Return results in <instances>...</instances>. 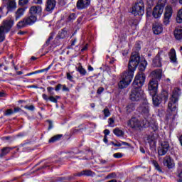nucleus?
Instances as JSON below:
<instances>
[{
	"mask_svg": "<svg viewBox=\"0 0 182 182\" xmlns=\"http://www.w3.org/2000/svg\"><path fill=\"white\" fill-rule=\"evenodd\" d=\"M62 134H58L53 136L51 139H49V143H55V141H58L62 137Z\"/></svg>",
	"mask_w": 182,
	"mask_h": 182,
	"instance_id": "obj_33",
	"label": "nucleus"
},
{
	"mask_svg": "<svg viewBox=\"0 0 182 182\" xmlns=\"http://www.w3.org/2000/svg\"><path fill=\"white\" fill-rule=\"evenodd\" d=\"M113 157H114L115 159H122V157H123V154L122 153H116L113 154Z\"/></svg>",
	"mask_w": 182,
	"mask_h": 182,
	"instance_id": "obj_42",
	"label": "nucleus"
},
{
	"mask_svg": "<svg viewBox=\"0 0 182 182\" xmlns=\"http://www.w3.org/2000/svg\"><path fill=\"white\" fill-rule=\"evenodd\" d=\"M167 0H159L156 6L154 8L152 15L156 19L160 18L163 15L164 11V6Z\"/></svg>",
	"mask_w": 182,
	"mask_h": 182,
	"instance_id": "obj_4",
	"label": "nucleus"
},
{
	"mask_svg": "<svg viewBox=\"0 0 182 182\" xmlns=\"http://www.w3.org/2000/svg\"><path fill=\"white\" fill-rule=\"evenodd\" d=\"M158 96L159 97V99L161 100V102H164V103L168 100V92L166 90L161 91V92L159 93Z\"/></svg>",
	"mask_w": 182,
	"mask_h": 182,
	"instance_id": "obj_22",
	"label": "nucleus"
},
{
	"mask_svg": "<svg viewBox=\"0 0 182 182\" xmlns=\"http://www.w3.org/2000/svg\"><path fill=\"white\" fill-rule=\"evenodd\" d=\"M77 70L82 76H85L86 75V73H87V71H86V69H85L83 66H82L81 63L78 64V68H77Z\"/></svg>",
	"mask_w": 182,
	"mask_h": 182,
	"instance_id": "obj_26",
	"label": "nucleus"
},
{
	"mask_svg": "<svg viewBox=\"0 0 182 182\" xmlns=\"http://www.w3.org/2000/svg\"><path fill=\"white\" fill-rule=\"evenodd\" d=\"M56 7L55 0H48L46 4V11L47 12H52Z\"/></svg>",
	"mask_w": 182,
	"mask_h": 182,
	"instance_id": "obj_16",
	"label": "nucleus"
},
{
	"mask_svg": "<svg viewBox=\"0 0 182 182\" xmlns=\"http://www.w3.org/2000/svg\"><path fill=\"white\" fill-rule=\"evenodd\" d=\"M41 14H42V6H32L29 9V15L38 16V15H41Z\"/></svg>",
	"mask_w": 182,
	"mask_h": 182,
	"instance_id": "obj_14",
	"label": "nucleus"
},
{
	"mask_svg": "<svg viewBox=\"0 0 182 182\" xmlns=\"http://www.w3.org/2000/svg\"><path fill=\"white\" fill-rule=\"evenodd\" d=\"M159 87V81L157 80L152 79L148 84V90L150 95H157V89Z\"/></svg>",
	"mask_w": 182,
	"mask_h": 182,
	"instance_id": "obj_10",
	"label": "nucleus"
},
{
	"mask_svg": "<svg viewBox=\"0 0 182 182\" xmlns=\"http://www.w3.org/2000/svg\"><path fill=\"white\" fill-rule=\"evenodd\" d=\"M174 36L176 39L178 41H181L182 39V27L181 26H178L175 28L174 31Z\"/></svg>",
	"mask_w": 182,
	"mask_h": 182,
	"instance_id": "obj_20",
	"label": "nucleus"
},
{
	"mask_svg": "<svg viewBox=\"0 0 182 182\" xmlns=\"http://www.w3.org/2000/svg\"><path fill=\"white\" fill-rule=\"evenodd\" d=\"M58 4L60 6H65V5H66V1L65 0H58Z\"/></svg>",
	"mask_w": 182,
	"mask_h": 182,
	"instance_id": "obj_49",
	"label": "nucleus"
},
{
	"mask_svg": "<svg viewBox=\"0 0 182 182\" xmlns=\"http://www.w3.org/2000/svg\"><path fill=\"white\" fill-rule=\"evenodd\" d=\"M25 11H26V9H25L23 8L18 9V10L16 12V21H18V19H19L21 16H23V15L25 14Z\"/></svg>",
	"mask_w": 182,
	"mask_h": 182,
	"instance_id": "obj_25",
	"label": "nucleus"
},
{
	"mask_svg": "<svg viewBox=\"0 0 182 182\" xmlns=\"http://www.w3.org/2000/svg\"><path fill=\"white\" fill-rule=\"evenodd\" d=\"M139 112L144 114V116H149L150 111L149 110V104L145 103L142 104L139 108Z\"/></svg>",
	"mask_w": 182,
	"mask_h": 182,
	"instance_id": "obj_19",
	"label": "nucleus"
},
{
	"mask_svg": "<svg viewBox=\"0 0 182 182\" xmlns=\"http://www.w3.org/2000/svg\"><path fill=\"white\" fill-rule=\"evenodd\" d=\"M147 140L150 146H151L152 147L156 146V141H154V137L151 136H148Z\"/></svg>",
	"mask_w": 182,
	"mask_h": 182,
	"instance_id": "obj_31",
	"label": "nucleus"
},
{
	"mask_svg": "<svg viewBox=\"0 0 182 182\" xmlns=\"http://www.w3.org/2000/svg\"><path fill=\"white\" fill-rule=\"evenodd\" d=\"M104 134H105V136H109V134H110V131L109 129H105Z\"/></svg>",
	"mask_w": 182,
	"mask_h": 182,
	"instance_id": "obj_57",
	"label": "nucleus"
},
{
	"mask_svg": "<svg viewBox=\"0 0 182 182\" xmlns=\"http://www.w3.org/2000/svg\"><path fill=\"white\" fill-rule=\"evenodd\" d=\"M36 73H39V71H35V72L31 73L28 74L27 76H31V75H36Z\"/></svg>",
	"mask_w": 182,
	"mask_h": 182,
	"instance_id": "obj_63",
	"label": "nucleus"
},
{
	"mask_svg": "<svg viewBox=\"0 0 182 182\" xmlns=\"http://www.w3.org/2000/svg\"><path fill=\"white\" fill-rule=\"evenodd\" d=\"M144 97V92L141 88H133L129 96L132 102H139Z\"/></svg>",
	"mask_w": 182,
	"mask_h": 182,
	"instance_id": "obj_5",
	"label": "nucleus"
},
{
	"mask_svg": "<svg viewBox=\"0 0 182 182\" xmlns=\"http://www.w3.org/2000/svg\"><path fill=\"white\" fill-rule=\"evenodd\" d=\"M26 25H33L36 21H38V16L30 14L24 18Z\"/></svg>",
	"mask_w": 182,
	"mask_h": 182,
	"instance_id": "obj_18",
	"label": "nucleus"
},
{
	"mask_svg": "<svg viewBox=\"0 0 182 182\" xmlns=\"http://www.w3.org/2000/svg\"><path fill=\"white\" fill-rule=\"evenodd\" d=\"M14 21L12 18H8L3 22V26H0V42L5 41V33H8L11 28L14 26Z\"/></svg>",
	"mask_w": 182,
	"mask_h": 182,
	"instance_id": "obj_3",
	"label": "nucleus"
},
{
	"mask_svg": "<svg viewBox=\"0 0 182 182\" xmlns=\"http://www.w3.org/2000/svg\"><path fill=\"white\" fill-rule=\"evenodd\" d=\"M168 149H170V145L168 141H162L161 144V147L158 149V154L159 156H164L167 154V151H168Z\"/></svg>",
	"mask_w": 182,
	"mask_h": 182,
	"instance_id": "obj_12",
	"label": "nucleus"
},
{
	"mask_svg": "<svg viewBox=\"0 0 182 182\" xmlns=\"http://www.w3.org/2000/svg\"><path fill=\"white\" fill-rule=\"evenodd\" d=\"M69 36L68 35V31L65 30H63L58 33V37L59 39H65V38H68Z\"/></svg>",
	"mask_w": 182,
	"mask_h": 182,
	"instance_id": "obj_28",
	"label": "nucleus"
},
{
	"mask_svg": "<svg viewBox=\"0 0 182 182\" xmlns=\"http://www.w3.org/2000/svg\"><path fill=\"white\" fill-rule=\"evenodd\" d=\"M151 76L154 80H160L161 79V76H163V70L157 69L151 73Z\"/></svg>",
	"mask_w": 182,
	"mask_h": 182,
	"instance_id": "obj_15",
	"label": "nucleus"
},
{
	"mask_svg": "<svg viewBox=\"0 0 182 182\" xmlns=\"http://www.w3.org/2000/svg\"><path fill=\"white\" fill-rule=\"evenodd\" d=\"M92 171H82L79 176H91Z\"/></svg>",
	"mask_w": 182,
	"mask_h": 182,
	"instance_id": "obj_38",
	"label": "nucleus"
},
{
	"mask_svg": "<svg viewBox=\"0 0 182 182\" xmlns=\"http://www.w3.org/2000/svg\"><path fill=\"white\" fill-rule=\"evenodd\" d=\"M62 87H63V92H69V88L68 87H66V85H62Z\"/></svg>",
	"mask_w": 182,
	"mask_h": 182,
	"instance_id": "obj_54",
	"label": "nucleus"
},
{
	"mask_svg": "<svg viewBox=\"0 0 182 182\" xmlns=\"http://www.w3.org/2000/svg\"><path fill=\"white\" fill-rule=\"evenodd\" d=\"M111 144L114 146V147H122V144L120 142L114 143V142L112 141Z\"/></svg>",
	"mask_w": 182,
	"mask_h": 182,
	"instance_id": "obj_47",
	"label": "nucleus"
},
{
	"mask_svg": "<svg viewBox=\"0 0 182 182\" xmlns=\"http://www.w3.org/2000/svg\"><path fill=\"white\" fill-rule=\"evenodd\" d=\"M176 22L178 23H182V9H181L177 14L176 16Z\"/></svg>",
	"mask_w": 182,
	"mask_h": 182,
	"instance_id": "obj_32",
	"label": "nucleus"
},
{
	"mask_svg": "<svg viewBox=\"0 0 182 182\" xmlns=\"http://www.w3.org/2000/svg\"><path fill=\"white\" fill-rule=\"evenodd\" d=\"M113 133H114V134H115V136H117L118 137H122V136H124V132L119 128L114 129L113 130Z\"/></svg>",
	"mask_w": 182,
	"mask_h": 182,
	"instance_id": "obj_27",
	"label": "nucleus"
},
{
	"mask_svg": "<svg viewBox=\"0 0 182 182\" xmlns=\"http://www.w3.org/2000/svg\"><path fill=\"white\" fill-rule=\"evenodd\" d=\"M134 104H130L127 107V113L130 114L132 112L134 111Z\"/></svg>",
	"mask_w": 182,
	"mask_h": 182,
	"instance_id": "obj_34",
	"label": "nucleus"
},
{
	"mask_svg": "<svg viewBox=\"0 0 182 182\" xmlns=\"http://www.w3.org/2000/svg\"><path fill=\"white\" fill-rule=\"evenodd\" d=\"M18 112H21V108L19 107L14 108V113H18Z\"/></svg>",
	"mask_w": 182,
	"mask_h": 182,
	"instance_id": "obj_61",
	"label": "nucleus"
},
{
	"mask_svg": "<svg viewBox=\"0 0 182 182\" xmlns=\"http://www.w3.org/2000/svg\"><path fill=\"white\" fill-rule=\"evenodd\" d=\"M75 19H76V14L75 13L70 14L68 16V21L70 22H73V21H75Z\"/></svg>",
	"mask_w": 182,
	"mask_h": 182,
	"instance_id": "obj_36",
	"label": "nucleus"
},
{
	"mask_svg": "<svg viewBox=\"0 0 182 182\" xmlns=\"http://www.w3.org/2000/svg\"><path fill=\"white\" fill-rule=\"evenodd\" d=\"M53 65L50 64L47 68H44V72H48L50 68H52Z\"/></svg>",
	"mask_w": 182,
	"mask_h": 182,
	"instance_id": "obj_62",
	"label": "nucleus"
},
{
	"mask_svg": "<svg viewBox=\"0 0 182 182\" xmlns=\"http://www.w3.org/2000/svg\"><path fill=\"white\" fill-rule=\"evenodd\" d=\"M164 166H166L168 168H173L174 167V163L171 161V158L170 156H166L164 160Z\"/></svg>",
	"mask_w": 182,
	"mask_h": 182,
	"instance_id": "obj_21",
	"label": "nucleus"
},
{
	"mask_svg": "<svg viewBox=\"0 0 182 182\" xmlns=\"http://www.w3.org/2000/svg\"><path fill=\"white\" fill-rule=\"evenodd\" d=\"M103 113L105 117H109L110 116V111L109 110V108H105L103 110Z\"/></svg>",
	"mask_w": 182,
	"mask_h": 182,
	"instance_id": "obj_39",
	"label": "nucleus"
},
{
	"mask_svg": "<svg viewBox=\"0 0 182 182\" xmlns=\"http://www.w3.org/2000/svg\"><path fill=\"white\" fill-rule=\"evenodd\" d=\"M167 58L166 53L163 51H159L153 60V66L155 68H161V62Z\"/></svg>",
	"mask_w": 182,
	"mask_h": 182,
	"instance_id": "obj_8",
	"label": "nucleus"
},
{
	"mask_svg": "<svg viewBox=\"0 0 182 182\" xmlns=\"http://www.w3.org/2000/svg\"><path fill=\"white\" fill-rule=\"evenodd\" d=\"M105 90V88L100 87V88H98L97 93L98 95H101L102 93H103V91Z\"/></svg>",
	"mask_w": 182,
	"mask_h": 182,
	"instance_id": "obj_50",
	"label": "nucleus"
},
{
	"mask_svg": "<svg viewBox=\"0 0 182 182\" xmlns=\"http://www.w3.org/2000/svg\"><path fill=\"white\" fill-rule=\"evenodd\" d=\"M33 2L37 5H42V0H33Z\"/></svg>",
	"mask_w": 182,
	"mask_h": 182,
	"instance_id": "obj_56",
	"label": "nucleus"
},
{
	"mask_svg": "<svg viewBox=\"0 0 182 182\" xmlns=\"http://www.w3.org/2000/svg\"><path fill=\"white\" fill-rule=\"evenodd\" d=\"M11 114H14V111L11 109H7L4 113V116H11Z\"/></svg>",
	"mask_w": 182,
	"mask_h": 182,
	"instance_id": "obj_41",
	"label": "nucleus"
},
{
	"mask_svg": "<svg viewBox=\"0 0 182 182\" xmlns=\"http://www.w3.org/2000/svg\"><path fill=\"white\" fill-rule=\"evenodd\" d=\"M28 87L30 89H38L39 87L37 85H29Z\"/></svg>",
	"mask_w": 182,
	"mask_h": 182,
	"instance_id": "obj_60",
	"label": "nucleus"
},
{
	"mask_svg": "<svg viewBox=\"0 0 182 182\" xmlns=\"http://www.w3.org/2000/svg\"><path fill=\"white\" fill-rule=\"evenodd\" d=\"M25 109H27V110H31V112H33V110H35V107L33 105H30V106H25L24 107Z\"/></svg>",
	"mask_w": 182,
	"mask_h": 182,
	"instance_id": "obj_44",
	"label": "nucleus"
},
{
	"mask_svg": "<svg viewBox=\"0 0 182 182\" xmlns=\"http://www.w3.org/2000/svg\"><path fill=\"white\" fill-rule=\"evenodd\" d=\"M26 24V21H25V18H23V21H21L18 23L17 27L21 29V28H23Z\"/></svg>",
	"mask_w": 182,
	"mask_h": 182,
	"instance_id": "obj_35",
	"label": "nucleus"
},
{
	"mask_svg": "<svg viewBox=\"0 0 182 182\" xmlns=\"http://www.w3.org/2000/svg\"><path fill=\"white\" fill-rule=\"evenodd\" d=\"M108 123L111 127H113V124H114V119L113 118H109L108 119Z\"/></svg>",
	"mask_w": 182,
	"mask_h": 182,
	"instance_id": "obj_45",
	"label": "nucleus"
},
{
	"mask_svg": "<svg viewBox=\"0 0 182 182\" xmlns=\"http://www.w3.org/2000/svg\"><path fill=\"white\" fill-rule=\"evenodd\" d=\"M146 66H147V61H144V63H141L139 66V69L143 72V70H146Z\"/></svg>",
	"mask_w": 182,
	"mask_h": 182,
	"instance_id": "obj_37",
	"label": "nucleus"
},
{
	"mask_svg": "<svg viewBox=\"0 0 182 182\" xmlns=\"http://www.w3.org/2000/svg\"><path fill=\"white\" fill-rule=\"evenodd\" d=\"M42 97L44 100H46V102L49 101V97H48L46 94H43Z\"/></svg>",
	"mask_w": 182,
	"mask_h": 182,
	"instance_id": "obj_51",
	"label": "nucleus"
},
{
	"mask_svg": "<svg viewBox=\"0 0 182 182\" xmlns=\"http://www.w3.org/2000/svg\"><path fill=\"white\" fill-rule=\"evenodd\" d=\"M146 82V75L143 73H139L136 76L133 82L134 89H141L143 85Z\"/></svg>",
	"mask_w": 182,
	"mask_h": 182,
	"instance_id": "obj_6",
	"label": "nucleus"
},
{
	"mask_svg": "<svg viewBox=\"0 0 182 182\" xmlns=\"http://www.w3.org/2000/svg\"><path fill=\"white\" fill-rule=\"evenodd\" d=\"M139 63H140V55L136 52L132 53L128 65L129 70L122 74V80L118 83L119 89H125L132 83V80L134 77V70H136Z\"/></svg>",
	"mask_w": 182,
	"mask_h": 182,
	"instance_id": "obj_1",
	"label": "nucleus"
},
{
	"mask_svg": "<svg viewBox=\"0 0 182 182\" xmlns=\"http://www.w3.org/2000/svg\"><path fill=\"white\" fill-rule=\"evenodd\" d=\"M127 126L132 130H139L141 129V121L136 117H132L127 122Z\"/></svg>",
	"mask_w": 182,
	"mask_h": 182,
	"instance_id": "obj_7",
	"label": "nucleus"
},
{
	"mask_svg": "<svg viewBox=\"0 0 182 182\" xmlns=\"http://www.w3.org/2000/svg\"><path fill=\"white\" fill-rule=\"evenodd\" d=\"M103 141L107 143V136H104Z\"/></svg>",
	"mask_w": 182,
	"mask_h": 182,
	"instance_id": "obj_64",
	"label": "nucleus"
},
{
	"mask_svg": "<svg viewBox=\"0 0 182 182\" xmlns=\"http://www.w3.org/2000/svg\"><path fill=\"white\" fill-rule=\"evenodd\" d=\"M152 95V101H153V105L154 106H160V104L163 102L161 101V100L160 99V97H159V95Z\"/></svg>",
	"mask_w": 182,
	"mask_h": 182,
	"instance_id": "obj_23",
	"label": "nucleus"
},
{
	"mask_svg": "<svg viewBox=\"0 0 182 182\" xmlns=\"http://www.w3.org/2000/svg\"><path fill=\"white\" fill-rule=\"evenodd\" d=\"M48 100H50V102H52L53 103H58V101L56 100V98H55V97H53V95H51L49 97Z\"/></svg>",
	"mask_w": 182,
	"mask_h": 182,
	"instance_id": "obj_43",
	"label": "nucleus"
},
{
	"mask_svg": "<svg viewBox=\"0 0 182 182\" xmlns=\"http://www.w3.org/2000/svg\"><path fill=\"white\" fill-rule=\"evenodd\" d=\"M120 144H122V146H130V144L124 141H121Z\"/></svg>",
	"mask_w": 182,
	"mask_h": 182,
	"instance_id": "obj_59",
	"label": "nucleus"
},
{
	"mask_svg": "<svg viewBox=\"0 0 182 182\" xmlns=\"http://www.w3.org/2000/svg\"><path fill=\"white\" fill-rule=\"evenodd\" d=\"M29 2V0H19L20 5H26Z\"/></svg>",
	"mask_w": 182,
	"mask_h": 182,
	"instance_id": "obj_46",
	"label": "nucleus"
},
{
	"mask_svg": "<svg viewBox=\"0 0 182 182\" xmlns=\"http://www.w3.org/2000/svg\"><path fill=\"white\" fill-rule=\"evenodd\" d=\"M60 89H62V84H58L56 87H55V92H59V90H60Z\"/></svg>",
	"mask_w": 182,
	"mask_h": 182,
	"instance_id": "obj_52",
	"label": "nucleus"
},
{
	"mask_svg": "<svg viewBox=\"0 0 182 182\" xmlns=\"http://www.w3.org/2000/svg\"><path fill=\"white\" fill-rule=\"evenodd\" d=\"M11 151V148L4 147L1 149V153L0 154V157H4V156H6Z\"/></svg>",
	"mask_w": 182,
	"mask_h": 182,
	"instance_id": "obj_30",
	"label": "nucleus"
},
{
	"mask_svg": "<svg viewBox=\"0 0 182 182\" xmlns=\"http://www.w3.org/2000/svg\"><path fill=\"white\" fill-rule=\"evenodd\" d=\"M178 182H182V171L178 173Z\"/></svg>",
	"mask_w": 182,
	"mask_h": 182,
	"instance_id": "obj_48",
	"label": "nucleus"
},
{
	"mask_svg": "<svg viewBox=\"0 0 182 182\" xmlns=\"http://www.w3.org/2000/svg\"><path fill=\"white\" fill-rule=\"evenodd\" d=\"M180 96H181V90L180 88H175L168 104V107L171 112H176L177 110V102H178Z\"/></svg>",
	"mask_w": 182,
	"mask_h": 182,
	"instance_id": "obj_2",
	"label": "nucleus"
},
{
	"mask_svg": "<svg viewBox=\"0 0 182 182\" xmlns=\"http://www.w3.org/2000/svg\"><path fill=\"white\" fill-rule=\"evenodd\" d=\"M153 164H154L155 168H156L158 171H161V169L160 168V165H159V164L157 163V161H153Z\"/></svg>",
	"mask_w": 182,
	"mask_h": 182,
	"instance_id": "obj_40",
	"label": "nucleus"
},
{
	"mask_svg": "<svg viewBox=\"0 0 182 182\" xmlns=\"http://www.w3.org/2000/svg\"><path fill=\"white\" fill-rule=\"evenodd\" d=\"M90 5V0H78L76 4L77 9H86Z\"/></svg>",
	"mask_w": 182,
	"mask_h": 182,
	"instance_id": "obj_13",
	"label": "nucleus"
},
{
	"mask_svg": "<svg viewBox=\"0 0 182 182\" xmlns=\"http://www.w3.org/2000/svg\"><path fill=\"white\" fill-rule=\"evenodd\" d=\"M169 58L171 59V62L173 63L177 62V55H176V50L174 48H171L169 52Z\"/></svg>",
	"mask_w": 182,
	"mask_h": 182,
	"instance_id": "obj_24",
	"label": "nucleus"
},
{
	"mask_svg": "<svg viewBox=\"0 0 182 182\" xmlns=\"http://www.w3.org/2000/svg\"><path fill=\"white\" fill-rule=\"evenodd\" d=\"M153 32L155 35H160L163 32V24L161 23H155L153 24Z\"/></svg>",
	"mask_w": 182,
	"mask_h": 182,
	"instance_id": "obj_17",
	"label": "nucleus"
},
{
	"mask_svg": "<svg viewBox=\"0 0 182 182\" xmlns=\"http://www.w3.org/2000/svg\"><path fill=\"white\" fill-rule=\"evenodd\" d=\"M87 70L89 72H93V70H94L93 67H92V65H88Z\"/></svg>",
	"mask_w": 182,
	"mask_h": 182,
	"instance_id": "obj_58",
	"label": "nucleus"
},
{
	"mask_svg": "<svg viewBox=\"0 0 182 182\" xmlns=\"http://www.w3.org/2000/svg\"><path fill=\"white\" fill-rule=\"evenodd\" d=\"M16 8V2L15 1L11 0L7 4V9L9 11H11V9H15Z\"/></svg>",
	"mask_w": 182,
	"mask_h": 182,
	"instance_id": "obj_29",
	"label": "nucleus"
},
{
	"mask_svg": "<svg viewBox=\"0 0 182 182\" xmlns=\"http://www.w3.org/2000/svg\"><path fill=\"white\" fill-rule=\"evenodd\" d=\"M47 90H48V92L50 93V95H53V92H51L52 90H53V87H47Z\"/></svg>",
	"mask_w": 182,
	"mask_h": 182,
	"instance_id": "obj_55",
	"label": "nucleus"
},
{
	"mask_svg": "<svg viewBox=\"0 0 182 182\" xmlns=\"http://www.w3.org/2000/svg\"><path fill=\"white\" fill-rule=\"evenodd\" d=\"M67 79L72 82L73 80V77L70 75V73H67Z\"/></svg>",
	"mask_w": 182,
	"mask_h": 182,
	"instance_id": "obj_53",
	"label": "nucleus"
},
{
	"mask_svg": "<svg viewBox=\"0 0 182 182\" xmlns=\"http://www.w3.org/2000/svg\"><path fill=\"white\" fill-rule=\"evenodd\" d=\"M132 14L134 16H137V15L141 16L144 14V4L142 1L135 4L132 7Z\"/></svg>",
	"mask_w": 182,
	"mask_h": 182,
	"instance_id": "obj_9",
	"label": "nucleus"
},
{
	"mask_svg": "<svg viewBox=\"0 0 182 182\" xmlns=\"http://www.w3.org/2000/svg\"><path fill=\"white\" fill-rule=\"evenodd\" d=\"M173 16V8L170 6H167L165 8V12L164 14V25H168L170 23V19Z\"/></svg>",
	"mask_w": 182,
	"mask_h": 182,
	"instance_id": "obj_11",
	"label": "nucleus"
}]
</instances>
